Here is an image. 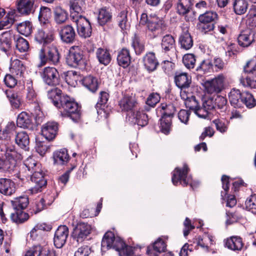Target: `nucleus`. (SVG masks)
<instances>
[{
	"label": "nucleus",
	"mask_w": 256,
	"mask_h": 256,
	"mask_svg": "<svg viewBox=\"0 0 256 256\" xmlns=\"http://www.w3.org/2000/svg\"><path fill=\"white\" fill-rule=\"evenodd\" d=\"M48 97L54 105L60 110L61 116L70 118L74 122H78L80 118V106L74 100L56 88L48 92Z\"/></svg>",
	"instance_id": "obj_1"
},
{
	"label": "nucleus",
	"mask_w": 256,
	"mask_h": 256,
	"mask_svg": "<svg viewBox=\"0 0 256 256\" xmlns=\"http://www.w3.org/2000/svg\"><path fill=\"white\" fill-rule=\"evenodd\" d=\"M116 251L119 256H131L133 254L134 248L119 238H116L114 232H107L102 241V250L105 252L110 249Z\"/></svg>",
	"instance_id": "obj_2"
},
{
	"label": "nucleus",
	"mask_w": 256,
	"mask_h": 256,
	"mask_svg": "<svg viewBox=\"0 0 256 256\" xmlns=\"http://www.w3.org/2000/svg\"><path fill=\"white\" fill-rule=\"evenodd\" d=\"M140 22L142 25L146 26V34L150 39L162 35L166 28L164 20L156 14L148 16L146 13H142Z\"/></svg>",
	"instance_id": "obj_3"
},
{
	"label": "nucleus",
	"mask_w": 256,
	"mask_h": 256,
	"mask_svg": "<svg viewBox=\"0 0 256 256\" xmlns=\"http://www.w3.org/2000/svg\"><path fill=\"white\" fill-rule=\"evenodd\" d=\"M244 76H242L240 81L244 86L256 88V66L254 61H248L244 68Z\"/></svg>",
	"instance_id": "obj_4"
},
{
	"label": "nucleus",
	"mask_w": 256,
	"mask_h": 256,
	"mask_svg": "<svg viewBox=\"0 0 256 256\" xmlns=\"http://www.w3.org/2000/svg\"><path fill=\"white\" fill-rule=\"evenodd\" d=\"M45 51L44 48H41L40 51V66H44L48 62H52L54 65L57 64L60 61V54L57 47L54 44H52L48 48L46 52Z\"/></svg>",
	"instance_id": "obj_5"
},
{
	"label": "nucleus",
	"mask_w": 256,
	"mask_h": 256,
	"mask_svg": "<svg viewBox=\"0 0 256 256\" xmlns=\"http://www.w3.org/2000/svg\"><path fill=\"white\" fill-rule=\"evenodd\" d=\"M226 80V77L220 74L211 80L205 82L204 86L206 92L210 94L220 92L224 88Z\"/></svg>",
	"instance_id": "obj_6"
},
{
	"label": "nucleus",
	"mask_w": 256,
	"mask_h": 256,
	"mask_svg": "<svg viewBox=\"0 0 256 256\" xmlns=\"http://www.w3.org/2000/svg\"><path fill=\"white\" fill-rule=\"evenodd\" d=\"M44 82L50 86H56L60 84V78L58 70L52 66L44 68L40 72Z\"/></svg>",
	"instance_id": "obj_7"
},
{
	"label": "nucleus",
	"mask_w": 256,
	"mask_h": 256,
	"mask_svg": "<svg viewBox=\"0 0 256 256\" xmlns=\"http://www.w3.org/2000/svg\"><path fill=\"white\" fill-rule=\"evenodd\" d=\"M66 62L69 66L73 67L85 65L84 52L79 46H74L70 48Z\"/></svg>",
	"instance_id": "obj_8"
},
{
	"label": "nucleus",
	"mask_w": 256,
	"mask_h": 256,
	"mask_svg": "<svg viewBox=\"0 0 256 256\" xmlns=\"http://www.w3.org/2000/svg\"><path fill=\"white\" fill-rule=\"evenodd\" d=\"M189 168L186 164H184L182 168H176L172 172V182L173 184L176 186L180 182L184 186H187L188 184L192 186V178L188 176Z\"/></svg>",
	"instance_id": "obj_9"
},
{
	"label": "nucleus",
	"mask_w": 256,
	"mask_h": 256,
	"mask_svg": "<svg viewBox=\"0 0 256 256\" xmlns=\"http://www.w3.org/2000/svg\"><path fill=\"white\" fill-rule=\"evenodd\" d=\"M72 15V19L76 24L78 35L82 38H86L92 34V26L90 22L82 16H76Z\"/></svg>",
	"instance_id": "obj_10"
},
{
	"label": "nucleus",
	"mask_w": 256,
	"mask_h": 256,
	"mask_svg": "<svg viewBox=\"0 0 256 256\" xmlns=\"http://www.w3.org/2000/svg\"><path fill=\"white\" fill-rule=\"evenodd\" d=\"M192 0H179L177 5L178 14L184 16L187 22H192L195 19V14L192 10Z\"/></svg>",
	"instance_id": "obj_11"
},
{
	"label": "nucleus",
	"mask_w": 256,
	"mask_h": 256,
	"mask_svg": "<svg viewBox=\"0 0 256 256\" xmlns=\"http://www.w3.org/2000/svg\"><path fill=\"white\" fill-rule=\"evenodd\" d=\"M30 180L34 183V186L29 190V191L32 194L41 192L47 184L46 180L44 178V174L40 169L39 170L33 172L30 176Z\"/></svg>",
	"instance_id": "obj_12"
},
{
	"label": "nucleus",
	"mask_w": 256,
	"mask_h": 256,
	"mask_svg": "<svg viewBox=\"0 0 256 256\" xmlns=\"http://www.w3.org/2000/svg\"><path fill=\"white\" fill-rule=\"evenodd\" d=\"M25 102L29 105H32L34 108L39 107L38 95L33 86L32 82L31 80H26L24 86Z\"/></svg>",
	"instance_id": "obj_13"
},
{
	"label": "nucleus",
	"mask_w": 256,
	"mask_h": 256,
	"mask_svg": "<svg viewBox=\"0 0 256 256\" xmlns=\"http://www.w3.org/2000/svg\"><path fill=\"white\" fill-rule=\"evenodd\" d=\"M91 226L84 222H80L74 229L72 236L79 242H83L91 232Z\"/></svg>",
	"instance_id": "obj_14"
},
{
	"label": "nucleus",
	"mask_w": 256,
	"mask_h": 256,
	"mask_svg": "<svg viewBox=\"0 0 256 256\" xmlns=\"http://www.w3.org/2000/svg\"><path fill=\"white\" fill-rule=\"evenodd\" d=\"M56 252L48 246H33L26 251L24 256H56Z\"/></svg>",
	"instance_id": "obj_15"
},
{
	"label": "nucleus",
	"mask_w": 256,
	"mask_h": 256,
	"mask_svg": "<svg viewBox=\"0 0 256 256\" xmlns=\"http://www.w3.org/2000/svg\"><path fill=\"white\" fill-rule=\"evenodd\" d=\"M68 228L66 226H60L56 230L54 238V244L57 248H62L68 236Z\"/></svg>",
	"instance_id": "obj_16"
},
{
	"label": "nucleus",
	"mask_w": 256,
	"mask_h": 256,
	"mask_svg": "<svg viewBox=\"0 0 256 256\" xmlns=\"http://www.w3.org/2000/svg\"><path fill=\"white\" fill-rule=\"evenodd\" d=\"M58 124L54 122H48L44 124L41 128L42 134L48 140H54L58 132Z\"/></svg>",
	"instance_id": "obj_17"
},
{
	"label": "nucleus",
	"mask_w": 256,
	"mask_h": 256,
	"mask_svg": "<svg viewBox=\"0 0 256 256\" xmlns=\"http://www.w3.org/2000/svg\"><path fill=\"white\" fill-rule=\"evenodd\" d=\"M166 244L161 238H158L154 242L148 246L146 254L148 255L158 256L166 250Z\"/></svg>",
	"instance_id": "obj_18"
},
{
	"label": "nucleus",
	"mask_w": 256,
	"mask_h": 256,
	"mask_svg": "<svg viewBox=\"0 0 256 256\" xmlns=\"http://www.w3.org/2000/svg\"><path fill=\"white\" fill-rule=\"evenodd\" d=\"M34 0H16L18 11L20 14L28 16L35 11Z\"/></svg>",
	"instance_id": "obj_19"
},
{
	"label": "nucleus",
	"mask_w": 256,
	"mask_h": 256,
	"mask_svg": "<svg viewBox=\"0 0 256 256\" xmlns=\"http://www.w3.org/2000/svg\"><path fill=\"white\" fill-rule=\"evenodd\" d=\"M50 26V30H38L35 34L34 39L40 44H47L54 40V30Z\"/></svg>",
	"instance_id": "obj_20"
},
{
	"label": "nucleus",
	"mask_w": 256,
	"mask_h": 256,
	"mask_svg": "<svg viewBox=\"0 0 256 256\" xmlns=\"http://www.w3.org/2000/svg\"><path fill=\"white\" fill-rule=\"evenodd\" d=\"M138 105V102L134 98L124 96L118 102V106L122 112H128L132 111Z\"/></svg>",
	"instance_id": "obj_21"
},
{
	"label": "nucleus",
	"mask_w": 256,
	"mask_h": 256,
	"mask_svg": "<svg viewBox=\"0 0 256 256\" xmlns=\"http://www.w3.org/2000/svg\"><path fill=\"white\" fill-rule=\"evenodd\" d=\"M16 39L12 32L9 30L4 32L0 38V50L6 53L11 48L12 41Z\"/></svg>",
	"instance_id": "obj_22"
},
{
	"label": "nucleus",
	"mask_w": 256,
	"mask_h": 256,
	"mask_svg": "<svg viewBox=\"0 0 256 256\" xmlns=\"http://www.w3.org/2000/svg\"><path fill=\"white\" fill-rule=\"evenodd\" d=\"M254 41V34L250 29L242 31L238 36V44L242 47H248Z\"/></svg>",
	"instance_id": "obj_23"
},
{
	"label": "nucleus",
	"mask_w": 256,
	"mask_h": 256,
	"mask_svg": "<svg viewBox=\"0 0 256 256\" xmlns=\"http://www.w3.org/2000/svg\"><path fill=\"white\" fill-rule=\"evenodd\" d=\"M60 36L62 42L71 43L75 38L76 32L72 26L66 25L60 28Z\"/></svg>",
	"instance_id": "obj_24"
},
{
	"label": "nucleus",
	"mask_w": 256,
	"mask_h": 256,
	"mask_svg": "<svg viewBox=\"0 0 256 256\" xmlns=\"http://www.w3.org/2000/svg\"><path fill=\"white\" fill-rule=\"evenodd\" d=\"M24 166L26 168H22V169L20 171L19 173L18 174V178L22 180H24L26 179L28 174H26L24 172L26 171V168H28V170L30 172H32L33 171H36L37 169H38V167L37 168L38 164L36 162L32 157L28 158L24 161Z\"/></svg>",
	"instance_id": "obj_25"
},
{
	"label": "nucleus",
	"mask_w": 256,
	"mask_h": 256,
	"mask_svg": "<svg viewBox=\"0 0 256 256\" xmlns=\"http://www.w3.org/2000/svg\"><path fill=\"white\" fill-rule=\"evenodd\" d=\"M174 82L176 86L182 90L188 88L191 84L192 78L186 72H176Z\"/></svg>",
	"instance_id": "obj_26"
},
{
	"label": "nucleus",
	"mask_w": 256,
	"mask_h": 256,
	"mask_svg": "<svg viewBox=\"0 0 256 256\" xmlns=\"http://www.w3.org/2000/svg\"><path fill=\"white\" fill-rule=\"evenodd\" d=\"M143 62L145 68L149 72L155 70L158 65L155 54L152 52L146 54L143 58Z\"/></svg>",
	"instance_id": "obj_27"
},
{
	"label": "nucleus",
	"mask_w": 256,
	"mask_h": 256,
	"mask_svg": "<svg viewBox=\"0 0 256 256\" xmlns=\"http://www.w3.org/2000/svg\"><path fill=\"white\" fill-rule=\"evenodd\" d=\"M16 192L14 183L10 179L0 178V193L5 196H11Z\"/></svg>",
	"instance_id": "obj_28"
},
{
	"label": "nucleus",
	"mask_w": 256,
	"mask_h": 256,
	"mask_svg": "<svg viewBox=\"0 0 256 256\" xmlns=\"http://www.w3.org/2000/svg\"><path fill=\"white\" fill-rule=\"evenodd\" d=\"M26 70V68L22 61L18 59H15L12 61L10 70L17 78H23Z\"/></svg>",
	"instance_id": "obj_29"
},
{
	"label": "nucleus",
	"mask_w": 256,
	"mask_h": 256,
	"mask_svg": "<svg viewBox=\"0 0 256 256\" xmlns=\"http://www.w3.org/2000/svg\"><path fill=\"white\" fill-rule=\"evenodd\" d=\"M53 159L54 164L56 165L62 166L67 164L70 160L67 150L62 148L56 151L53 154Z\"/></svg>",
	"instance_id": "obj_30"
},
{
	"label": "nucleus",
	"mask_w": 256,
	"mask_h": 256,
	"mask_svg": "<svg viewBox=\"0 0 256 256\" xmlns=\"http://www.w3.org/2000/svg\"><path fill=\"white\" fill-rule=\"evenodd\" d=\"M16 124L18 127L24 128L32 129L33 127L32 117L25 112H22L18 114Z\"/></svg>",
	"instance_id": "obj_31"
},
{
	"label": "nucleus",
	"mask_w": 256,
	"mask_h": 256,
	"mask_svg": "<svg viewBox=\"0 0 256 256\" xmlns=\"http://www.w3.org/2000/svg\"><path fill=\"white\" fill-rule=\"evenodd\" d=\"M225 245L231 250L240 251L243 248L244 243L241 238L233 236L226 240Z\"/></svg>",
	"instance_id": "obj_32"
},
{
	"label": "nucleus",
	"mask_w": 256,
	"mask_h": 256,
	"mask_svg": "<svg viewBox=\"0 0 256 256\" xmlns=\"http://www.w3.org/2000/svg\"><path fill=\"white\" fill-rule=\"evenodd\" d=\"M179 42L181 47L186 50L190 49L193 46V40L187 29H184L180 38Z\"/></svg>",
	"instance_id": "obj_33"
},
{
	"label": "nucleus",
	"mask_w": 256,
	"mask_h": 256,
	"mask_svg": "<svg viewBox=\"0 0 256 256\" xmlns=\"http://www.w3.org/2000/svg\"><path fill=\"white\" fill-rule=\"evenodd\" d=\"M132 117L134 122L140 126L143 127L148 124V116L142 109L140 108L136 112H134Z\"/></svg>",
	"instance_id": "obj_34"
},
{
	"label": "nucleus",
	"mask_w": 256,
	"mask_h": 256,
	"mask_svg": "<svg viewBox=\"0 0 256 256\" xmlns=\"http://www.w3.org/2000/svg\"><path fill=\"white\" fill-rule=\"evenodd\" d=\"M117 60L120 66L124 68L128 67L131 62L129 50L126 48H122L120 50L118 53Z\"/></svg>",
	"instance_id": "obj_35"
},
{
	"label": "nucleus",
	"mask_w": 256,
	"mask_h": 256,
	"mask_svg": "<svg viewBox=\"0 0 256 256\" xmlns=\"http://www.w3.org/2000/svg\"><path fill=\"white\" fill-rule=\"evenodd\" d=\"M15 142L20 148L27 150L30 143L29 136L24 131L18 132L15 136Z\"/></svg>",
	"instance_id": "obj_36"
},
{
	"label": "nucleus",
	"mask_w": 256,
	"mask_h": 256,
	"mask_svg": "<svg viewBox=\"0 0 256 256\" xmlns=\"http://www.w3.org/2000/svg\"><path fill=\"white\" fill-rule=\"evenodd\" d=\"M176 42L174 38L170 34L164 36L161 41V47L164 52H167L175 48Z\"/></svg>",
	"instance_id": "obj_37"
},
{
	"label": "nucleus",
	"mask_w": 256,
	"mask_h": 256,
	"mask_svg": "<svg viewBox=\"0 0 256 256\" xmlns=\"http://www.w3.org/2000/svg\"><path fill=\"white\" fill-rule=\"evenodd\" d=\"M96 56L99 62L104 66L108 65L111 61V56L108 50L103 48H98L97 49Z\"/></svg>",
	"instance_id": "obj_38"
},
{
	"label": "nucleus",
	"mask_w": 256,
	"mask_h": 256,
	"mask_svg": "<svg viewBox=\"0 0 256 256\" xmlns=\"http://www.w3.org/2000/svg\"><path fill=\"white\" fill-rule=\"evenodd\" d=\"M84 4V0H70V5L71 17L72 18V15H74L75 16L74 18L82 16L81 14L83 12Z\"/></svg>",
	"instance_id": "obj_39"
},
{
	"label": "nucleus",
	"mask_w": 256,
	"mask_h": 256,
	"mask_svg": "<svg viewBox=\"0 0 256 256\" xmlns=\"http://www.w3.org/2000/svg\"><path fill=\"white\" fill-rule=\"evenodd\" d=\"M248 2L246 0H234L232 6L234 12L238 15L243 14L246 12L248 8Z\"/></svg>",
	"instance_id": "obj_40"
},
{
	"label": "nucleus",
	"mask_w": 256,
	"mask_h": 256,
	"mask_svg": "<svg viewBox=\"0 0 256 256\" xmlns=\"http://www.w3.org/2000/svg\"><path fill=\"white\" fill-rule=\"evenodd\" d=\"M242 92L239 90L233 88L228 94L230 104L234 108H240Z\"/></svg>",
	"instance_id": "obj_41"
},
{
	"label": "nucleus",
	"mask_w": 256,
	"mask_h": 256,
	"mask_svg": "<svg viewBox=\"0 0 256 256\" xmlns=\"http://www.w3.org/2000/svg\"><path fill=\"white\" fill-rule=\"evenodd\" d=\"M51 16V10L50 8L46 6H42L40 9L38 20L40 23L46 24L48 26H51L49 19Z\"/></svg>",
	"instance_id": "obj_42"
},
{
	"label": "nucleus",
	"mask_w": 256,
	"mask_h": 256,
	"mask_svg": "<svg viewBox=\"0 0 256 256\" xmlns=\"http://www.w3.org/2000/svg\"><path fill=\"white\" fill-rule=\"evenodd\" d=\"M6 94L12 106L14 108H19L22 105V102L18 94L12 90H9L6 92Z\"/></svg>",
	"instance_id": "obj_43"
},
{
	"label": "nucleus",
	"mask_w": 256,
	"mask_h": 256,
	"mask_svg": "<svg viewBox=\"0 0 256 256\" xmlns=\"http://www.w3.org/2000/svg\"><path fill=\"white\" fill-rule=\"evenodd\" d=\"M160 112L162 114V116H165L172 118L176 110V107L174 104L162 103L159 107Z\"/></svg>",
	"instance_id": "obj_44"
},
{
	"label": "nucleus",
	"mask_w": 256,
	"mask_h": 256,
	"mask_svg": "<svg viewBox=\"0 0 256 256\" xmlns=\"http://www.w3.org/2000/svg\"><path fill=\"white\" fill-rule=\"evenodd\" d=\"M218 18V15L216 12L208 11L200 14L198 20L202 24L213 23Z\"/></svg>",
	"instance_id": "obj_45"
},
{
	"label": "nucleus",
	"mask_w": 256,
	"mask_h": 256,
	"mask_svg": "<svg viewBox=\"0 0 256 256\" xmlns=\"http://www.w3.org/2000/svg\"><path fill=\"white\" fill-rule=\"evenodd\" d=\"M83 85L92 92H95L98 88L97 79L91 76H86L82 80Z\"/></svg>",
	"instance_id": "obj_46"
},
{
	"label": "nucleus",
	"mask_w": 256,
	"mask_h": 256,
	"mask_svg": "<svg viewBox=\"0 0 256 256\" xmlns=\"http://www.w3.org/2000/svg\"><path fill=\"white\" fill-rule=\"evenodd\" d=\"M240 101V107L242 104L249 108L254 107L256 104V102L254 96L250 93L248 92H242V96Z\"/></svg>",
	"instance_id": "obj_47"
},
{
	"label": "nucleus",
	"mask_w": 256,
	"mask_h": 256,
	"mask_svg": "<svg viewBox=\"0 0 256 256\" xmlns=\"http://www.w3.org/2000/svg\"><path fill=\"white\" fill-rule=\"evenodd\" d=\"M68 14L66 10L60 6L55 8L54 11V18L56 22L58 24L64 22L68 19Z\"/></svg>",
	"instance_id": "obj_48"
},
{
	"label": "nucleus",
	"mask_w": 256,
	"mask_h": 256,
	"mask_svg": "<svg viewBox=\"0 0 256 256\" xmlns=\"http://www.w3.org/2000/svg\"><path fill=\"white\" fill-rule=\"evenodd\" d=\"M29 203L28 198L26 196H20L16 198L12 201V206L16 210L26 208Z\"/></svg>",
	"instance_id": "obj_49"
},
{
	"label": "nucleus",
	"mask_w": 256,
	"mask_h": 256,
	"mask_svg": "<svg viewBox=\"0 0 256 256\" xmlns=\"http://www.w3.org/2000/svg\"><path fill=\"white\" fill-rule=\"evenodd\" d=\"M29 218V214L22 210H16L15 213H12L10 214L12 221L18 224L24 222Z\"/></svg>",
	"instance_id": "obj_50"
},
{
	"label": "nucleus",
	"mask_w": 256,
	"mask_h": 256,
	"mask_svg": "<svg viewBox=\"0 0 256 256\" xmlns=\"http://www.w3.org/2000/svg\"><path fill=\"white\" fill-rule=\"evenodd\" d=\"M119 26L122 30H126L130 28L128 20V12L126 10L120 12L117 16Z\"/></svg>",
	"instance_id": "obj_51"
},
{
	"label": "nucleus",
	"mask_w": 256,
	"mask_h": 256,
	"mask_svg": "<svg viewBox=\"0 0 256 256\" xmlns=\"http://www.w3.org/2000/svg\"><path fill=\"white\" fill-rule=\"evenodd\" d=\"M112 18V15L108 9L104 8L100 10L98 16V22L100 25H104L109 22L111 20Z\"/></svg>",
	"instance_id": "obj_52"
},
{
	"label": "nucleus",
	"mask_w": 256,
	"mask_h": 256,
	"mask_svg": "<svg viewBox=\"0 0 256 256\" xmlns=\"http://www.w3.org/2000/svg\"><path fill=\"white\" fill-rule=\"evenodd\" d=\"M17 30L20 34L28 36L32 32V24L28 21L22 22L18 25Z\"/></svg>",
	"instance_id": "obj_53"
},
{
	"label": "nucleus",
	"mask_w": 256,
	"mask_h": 256,
	"mask_svg": "<svg viewBox=\"0 0 256 256\" xmlns=\"http://www.w3.org/2000/svg\"><path fill=\"white\" fill-rule=\"evenodd\" d=\"M184 92H182L180 96L182 98L185 100V105L190 110H193L194 112L198 107L199 105L196 98L194 96L188 97L184 96Z\"/></svg>",
	"instance_id": "obj_54"
},
{
	"label": "nucleus",
	"mask_w": 256,
	"mask_h": 256,
	"mask_svg": "<svg viewBox=\"0 0 256 256\" xmlns=\"http://www.w3.org/2000/svg\"><path fill=\"white\" fill-rule=\"evenodd\" d=\"M132 46L136 54H140L144 50V45L141 42L140 38L136 34L132 38Z\"/></svg>",
	"instance_id": "obj_55"
},
{
	"label": "nucleus",
	"mask_w": 256,
	"mask_h": 256,
	"mask_svg": "<svg viewBox=\"0 0 256 256\" xmlns=\"http://www.w3.org/2000/svg\"><path fill=\"white\" fill-rule=\"evenodd\" d=\"M215 108L217 107L220 110V112H226L227 110V100L224 96L218 95L214 101Z\"/></svg>",
	"instance_id": "obj_56"
},
{
	"label": "nucleus",
	"mask_w": 256,
	"mask_h": 256,
	"mask_svg": "<svg viewBox=\"0 0 256 256\" xmlns=\"http://www.w3.org/2000/svg\"><path fill=\"white\" fill-rule=\"evenodd\" d=\"M213 64L209 60H203L200 65L197 67L196 70L200 74H204L210 72L212 69Z\"/></svg>",
	"instance_id": "obj_57"
},
{
	"label": "nucleus",
	"mask_w": 256,
	"mask_h": 256,
	"mask_svg": "<svg viewBox=\"0 0 256 256\" xmlns=\"http://www.w3.org/2000/svg\"><path fill=\"white\" fill-rule=\"evenodd\" d=\"M109 98V94L106 92H101L100 94L99 100L96 105L98 113L100 110H102L105 104L107 103Z\"/></svg>",
	"instance_id": "obj_58"
},
{
	"label": "nucleus",
	"mask_w": 256,
	"mask_h": 256,
	"mask_svg": "<svg viewBox=\"0 0 256 256\" xmlns=\"http://www.w3.org/2000/svg\"><path fill=\"white\" fill-rule=\"evenodd\" d=\"M15 40L16 48L20 52L28 51L29 48V44L26 39L18 36Z\"/></svg>",
	"instance_id": "obj_59"
},
{
	"label": "nucleus",
	"mask_w": 256,
	"mask_h": 256,
	"mask_svg": "<svg viewBox=\"0 0 256 256\" xmlns=\"http://www.w3.org/2000/svg\"><path fill=\"white\" fill-rule=\"evenodd\" d=\"M14 18L12 12H8L6 18L0 21V30L10 28L14 22Z\"/></svg>",
	"instance_id": "obj_60"
},
{
	"label": "nucleus",
	"mask_w": 256,
	"mask_h": 256,
	"mask_svg": "<svg viewBox=\"0 0 256 256\" xmlns=\"http://www.w3.org/2000/svg\"><path fill=\"white\" fill-rule=\"evenodd\" d=\"M65 80L68 84L74 86L79 80V76L76 71H68L66 74Z\"/></svg>",
	"instance_id": "obj_61"
},
{
	"label": "nucleus",
	"mask_w": 256,
	"mask_h": 256,
	"mask_svg": "<svg viewBox=\"0 0 256 256\" xmlns=\"http://www.w3.org/2000/svg\"><path fill=\"white\" fill-rule=\"evenodd\" d=\"M172 118L162 116L160 120V127L162 132L168 134L170 129Z\"/></svg>",
	"instance_id": "obj_62"
},
{
	"label": "nucleus",
	"mask_w": 256,
	"mask_h": 256,
	"mask_svg": "<svg viewBox=\"0 0 256 256\" xmlns=\"http://www.w3.org/2000/svg\"><path fill=\"white\" fill-rule=\"evenodd\" d=\"M196 58L192 54H185L182 58V62L184 65L188 69L193 68L196 64Z\"/></svg>",
	"instance_id": "obj_63"
},
{
	"label": "nucleus",
	"mask_w": 256,
	"mask_h": 256,
	"mask_svg": "<svg viewBox=\"0 0 256 256\" xmlns=\"http://www.w3.org/2000/svg\"><path fill=\"white\" fill-rule=\"evenodd\" d=\"M246 208L256 214V194H252L246 202Z\"/></svg>",
	"instance_id": "obj_64"
}]
</instances>
